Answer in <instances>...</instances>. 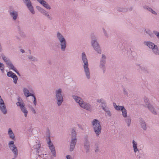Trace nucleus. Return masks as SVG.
<instances>
[{
  "mask_svg": "<svg viewBox=\"0 0 159 159\" xmlns=\"http://www.w3.org/2000/svg\"><path fill=\"white\" fill-rule=\"evenodd\" d=\"M122 112V115L123 117L124 118L127 117V111L125 107L121 111Z\"/></svg>",
  "mask_w": 159,
  "mask_h": 159,
  "instance_id": "cd10ccee",
  "label": "nucleus"
},
{
  "mask_svg": "<svg viewBox=\"0 0 159 159\" xmlns=\"http://www.w3.org/2000/svg\"><path fill=\"white\" fill-rule=\"evenodd\" d=\"M140 68H141V69L142 70H143V67H141V66H140Z\"/></svg>",
  "mask_w": 159,
  "mask_h": 159,
  "instance_id": "6e6d98bb",
  "label": "nucleus"
},
{
  "mask_svg": "<svg viewBox=\"0 0 159 159\" xmlns=\"http://www.w3.org/2000/svg\"><path fill=\"white\" fill-rule=\"evenodd\" d=\"M100 105L101 106L102 108H103L104 107L107 106L106 102L104 99H103L102 101V102L101 103Z\"/></svg>",
  "mask_w": 159,
  "mask_h": 159,
  "instance_id": "4c0bfd02",
  "label": "nucleus"
},
{
  "mask_svg": "<svg viewBox=\"0 0 159 159\" xmlns=\"http://www.w3.org/2000/svg\"><path fill=\"white\" fill-rule=\"evenodd\" d=\"M33 97L34 100L33 101V103L35 106H36L37 105V101L36 99L35 96L34 95V96H32Z\"/></svg>",
  "mask_w": 159,
  "mask_h": 159,
  "instance_id": "c03bdc74",
  "label": "nucleus"
},
{
  "mask_svg": "<svg viewBox=\"0 0 159 159\" xmlns=\"http://www.w3.org/2000/svg\"><path fill=\"white\" fill-rule=\"evenodd\" d=\"M123 93L127 97H128L129 96V95L126 90V89L124 88L123 89Z\"/></svg>",
  "mask_w": 159,
  "mask_h": 159,
  "instance_id": "e433bc0d",
  "label": "nucleus"
},
{
  "mask_svg": "<svg viewBox=\"0 0 159 159\" xmlns=\"http://www.w3.org/2000/svg\"><path fill=\"white\" fill-rule=\"evenodd\" d=\"M17 106L20 107V109L21 111L24 114L25 117H27L28 113V111L25 107V104L24 102L22 101H19L16 103Z\"/></svg>",
  "mask_w": 159,
  "mask_h": 159,
  "instance_id": "1a4fd4ad",
  "label": "nucleus"
},
{
  "mask_svg": "<svg viewBox=\"0 0 159 159\" xmlns=\"http://www.w3.org/2000/svg\"><path fill=\"white\" fill-rule=\"evenodd\" d=\"M105 113H106V115L109 117L111 116L112 115L111 113L110 110H109L108 111H107Z\"/></svg>",
  "mask_w": 159,
  "mask_h": 159,
  "instance_id": "a18cd8bd",
  "label": "nucleus"
},
{
  "mask_svg": "<svg viewBox=\"0 0 159 159\" xmlns=\"http://www.w3.org/2000/svg\"><path fill=\"white\" fill-rule=\"evenodd\" d=\"M7 75L8 77H11L13 79V82L15 84H17L18 78L15 73L11 71H10L7 72Z\"/></svg>",
  "mask_w": 159,
  "mask_h": 159,
  "instance_id": "f3484780",
  "label": "nucleus"
},
{
  "mask_svg": "<svg viewBox=\"0 0 159 159\" xmlns=\"http://www.w3.org/2000/svg\"><path fill=\"white\" fill-rule=\"evenodd\" d=\"M40 147V144H36L34 145V148L36 150V154H37L39 153V148Z\"/></svg>",
  "mask_w": 159,
  "mask_h": 159,
  "instance_id": "c85d7f7f",
  "label": "nucleus"
},
{
  "mask_svg": "<svg viewBox=\"0 0 159 159\" xmlns=\"http://www.w3.org/2000/svg\"><path fill=\"white\" fill-rule=\"evenodd\" d=\"M48 145L49 148L51 151L52 156L53 157H56V153L55 147L50 140L48 142Z\"/></svg>",
  "mask_w": 159,
  "mask_h": 159,
  "instance_id": "dca6fc26",
  "label": "nucleus"
},
{
  "mask_svg": "<svg viewBox=\"0 0 159 159\" xmlns=\"http://www.w3.org/2000/svg\"><path fill=\"white\" fill-rule=\"evenodd\" d=\"M139 121L142 129L144 130H146L147 129V127L146 123L144 120L142 118H140L139 119Z\"/></svg>",
  "mask_w": 159,
  "mask_h": 159,
  "instance_id": "a211bd4d",
  "label": "nucleus"
},
{
  "mask_svg": "<svg viewBox=\"0 0 159 159\" xmlns=\"http://www.w3.org/2000/svg\"><path fill=\"white\" fill-rule=\"evenodd\" d=\"M62 92V90L60 88L56 90L55 91V99L57 101V104L58 106H60L63 101Z\"/></svg>",
  "mask_w": 159,
  "mask_h": 159,
  "instance_id": "423d86ee",
  "label": "nucleus"
},
{
  "mask_svg": "<svg viewBox=\"0 0 159 159\" xmlns=\"http://www.w3.org/2000/svg\"><path fill=\"white\" fill-rule=\"evenodd\" d=\"M153 33L156 35L157 37L159 39V32L156 31H153Z\"/></svg>",
  "mask_w": 159,
  "mask_h": 159,
  "instance_id": "37998d69",
  "label": "nucleus"
},
{
  "mask_svg": "<svg viewBox=\"0 0 159 159\" xmlns=\"http://www.w3.org/2000/svg\"><path fill=\"white\" fill-rule=\"evenodd\" d=\"M66 159H72V157L70 155H67L66 156Z\"/></svg>",
  "mask_w": 159,
  "mask_h": 159,
  "instance_id": "8fccbe9b",
  "label": "nucleus"
},
{
  "mask_svg": "<svg viewBox=\"0 0 159 159\" xmlns=\"http://www.w3.org/2000/svg\"><path fill=\"white\" fill-rule=\"evenodd\" d=\"M1 57L2 59L5 62L7 65V67L9 69L12 70L16 72L18 75H20L19 72L16 68L14 67L9 58L6 57L3 54H1Z\"/></svg>",
  "mask_w": 159,
  "mask_h": 159,
  "instance_id": "39448f33",
  "label": "nucleus"
},
{
  "mask_svg": "<svg viewBox=\"0 0 159 159\" xmlns=\"http://www.w3.org/2000/svg\"><path fill=\"white\" fill-rule=\"evenodd\" d=\"M23 34H24V35H25V34H24V33H23Z\"/></svg>",
  "mask_w": 159,
  "mask_h": 159,
  "instance_id": "13d9d810",
  "label": "nucleus"
},
{
  "mask_svg": "<svg viewBox=\"0 0 159 159\" xmlns=\"http://www.w3.org/2000/svg\"><path fill=\"white\" fill-rule=\"evenodd\" d=\"M103 99H103V98L98 99H97V102H98L100 103H101V102H102V101H103Z\"/></svg>",
  "mask_w": 159,
  "mask_h": 159,
  "instance_id": "de8ad7c7",
  "label": "nucleus"
},
{
  "mask_svg": "<svg viewBox=\"0 0 159 159\" xmlns=\"http://www.w3.org/2000/svg\"><path fill=\"white\" fill-rule=\"evenodd\" d=\"M8 134L10 139L13 140L15 139L14 134L11 128H9L8 130Z\"/></svg>",
  "mask_w": 159,
  "mask_h": 159,
  "instance_id": "b1692460",
  "label": "nucleus"
},
{
  "mask_svg": "<svg viewBox=\"0 0 159 159\" xmlns=\"http://www.w3.org/2000/svg\"><path fill=\"white\" fill-rule=\"evenodd\" d=\"M84 148L86 150L87 153L89 152L90 149L89 142L87 140H86L84 142Z\"/></svg>",
  "mask_w": 159,
  "mask_h": 159,
  "instance_id": "4be33fe9",
  "label": "nucleus"
},
{
  "mask_svg": "<svg viewBox=\"0 0 159 159\" xmlns=\"http://www.w3.org/2000/svg\"><path fill=\"white\" fill-rule=\"evenodd\" d=\"M8 146L10 149L14 154V157H16L18 155V152L17 148L14 144L13 141H11L8 143Z\"/></svg>",
  "mask_w": 159,
  "mask_h": 159,
  "instance_id": "9d476101",
  "label": "nucleus"
},
{
  "mask_svg": "<svg viewBox=\"0 0 159 159\" xmlns=\"http://www.w3.org/2000/svg\"><path fill=\"white\" fill-rule=\"evenodd\" d=\"M12 159H15L14 158H13Z\"/></svg>",
  "mask_w": 159,
  "mask_h": 159,
  "instance_id": "bf43d9fd",
  "label": "nucleus"
},
{
  "mask_svg": "<svg viewBox=\"0 0 159 159\" xmlns=\"http://www.w3.org/2000/svg\"><path fill=\"white\" fill-rule=\"evenodd\" d=\"M146 33L148 34L150 36L153 37V33L149 30H145Z\"/></svg>",
  "mask_w": 159,
  "mask_h": 159,
  "instance_id": "72a5a7b5",
  "label": "nucleus"
},
{
  "mask_svg": "<svg viewBox=\"0 0 159 159\" xmlns=\"http://www.w3.org/2000/svg\"><path fill=\"white\" fill-rule=\"evenodd\" d=\"M73 0L74 1H75V0Z\"/></svg>",
  "mask_w": 159,
  "mask_h": 159,
  "instance_id": "052dcab7",
  "label": "nucleus"
},
{
  "mask_svg": "<svg viewBox=\"0 0 159 159\" xmlns=\"http://www.w3.org/2000/svg\"><path fill=\"white\" fill-rule=\"evenodd\" d=\"M113 106H114V107L115 108V107L116 106H117V105H116V103H114V102L113 103Z\"/></svg>",
  "mask_w": 159,
  "mask_h": 159,
  "instance_id": "864d4df0",
  "label": "nucleus"
},
{
  "mask_svg": "<svg viewBox=\"0 0 159 159\" xmlns=\"http://www.w3.org/2000/svg\"><path fill=\"white\" fill-rule=\"evenodd\" d=\"M80 106L81 108L84 109L87 111H91L92 110V108L90 104L87 102H84L83 101L81 103Z\"/></svg>",
  "mask_w": 159,
  "mask_h": 159,
  "instance_id": "2eb2a0df",
  "label": "nucleus"
},
{
  "mask_svg": "<svg viewBox=\"0 0 159 159\" xmlns=\"http://www.w3.org/2000/svg\"><path fill=\"white\" fill-rule=\"evenodd\" d=\"M128 9L125 8H119L118 11L123 12H125L128 11Z\"/></svg>",
  "mask_w": 159,
  "mask_h": 159,
  "instance_id": "473e14b6",
  "label": "nucleus"
},
{
  "mask_svg": "<svg viewBox=\"0 0 159 159\" xmlns=\"http://www.w3.org/2000/svg\"><path fill=\"white\" fill-rule=\"evenodd\" d=\"M71 135V139L70 142V151L72 152L73 151L77 142L76 132L73 129H72Z\"/></svg>",
  "mask_w": 159,
  "mask_h": 159,
  "instance_id": "20e7f679",
  "label": "nucleus"
},
{
  "mask_svg": "<svg viewBox=\"0 0 159 159\" xmlns=\"http://www.w3.org/2000/svg\"><path fill=\"white\" fill-rule=\"evenodd\" d=\"M149 11L154 15H157V13L155 11H154L152 8H151V9H150Z\"/></svg>",
  "mask_w": 159,
  "mask_h": 159,
  "instance_id": "49530a36",
  "label": "nucleus"
},
{
  "mask_svg": "<svg viewBox=\"0 0 159 159\" xmlns=\"http://www.w3.org/2000/svg\"><path fill=\"white\" fill-rule=\"evenodd\" d=\"M58 41L60 43V45L61 51L62 52H65L66 49L67 45V43L66 39L65 38L59 40Z\"/></svg>",
  "mask_w": 159,
  "mask_h": 159,
  "instance_id": "ddd939ff",
  "label": "nucleus"
},
{
  "mask_svg": "<svg viewBox=\"0 0 159 159\" xmlns=\"http://www.w3.org/2000/svg\"><path fill=\"white\" fill-rule=\"evenodd\" d=\"M143 8L146 10H147L148 11H150L151 8L147 6H144L143 7Z\"/></svg>",
  "mask_w": 159,
  "mask_h": 159,
  "instance_id": "79ce46f5",
  "label": "nucleus"
},
{
  "mask_svg": "<svg viewBox=\"0 0 159 159\" xmlns=\"http://www.w3.org/2000/svg\"><path fill=\"white\" fill-rule=\"evenodd\" d=\"M0 110L4 114H6L7 112L5 104L1 96H0Z\"/></svg>",
  "mask_w": 159,
  "mask_h": 159,
  "instance_id": "f8f14e48",
  "label": "nucleus"
},
{
  "mask_svg": "<svg viewBox=\"0 0 159 159\" xmlns=\"http://www.w3.org/2000/svg\"><path fill=\"white\" fill-rule=\"evenodd\" d=\"M132 147L134 151V152L135 153H139V149L138 146L137 142L134 140L132 141Z\"/></svg>",
  "mask_w": 159,
  "mask_h": 159,
  "instance_id": "6ab92c4d",
  "label": "nucleus"
},
{
  "mask_svg": "<svg viewBox=\"0 0 159 159\" xmlns=\"http://www.w3.org/2000/svg\"><path fill=\"white\" fill-rule=\"evenodd\" d=\"M31 111L34 114H35L36 113V111H35L33 107H32L31 108Z\"/></svg>",
  "mask_w": 159,
  "mask_h": 159,
  "instance_id": "09e8293b",
  "label": "nucleus"
},
{
  "mask_svg": "<svg viewBox=\"0 0 159 159\" xmlns=\"http://www.w3.org/2000/svg\"><path fill=\"white\" fill-rule=\"evenodd\" d=\"M144 102L145 103V105L146 107L150 105V104L149 102V100L147 98H144Z\"/></svg>",
  "mask_w": 159,
  "mask_h": 159,
  "instance_id": "58836bf2",
  "label": "nucleus"
},
{
  "mask_svg": "<svg viewBox=\"0 0 159 159\" xmlns=\"http://www.w3.org/2000/svg\"><path fill=\"white\" fill-rule=\"evenodd\" d=\"M91 44L95 51L99 54L102 52L100 45L97 41V39L95 36L91 37Z\"/></svg>",
  "mask_w": 159,
  "mask_h": 159,
  "instance_id": "7ed1b4c3",
  "label": "nucleus"
},
{
  "mask_svg": "<svg viewBox=\"0 0 159 159\" xmlns=\"http://www.w3.org/2000/svg\"><path fill=\"white\" fill-rule=\"evenodd\" d=\"M45 16H46L48 19L49 20H52V17L50 16V15L48 13H47V14Z\"/></svg>",
  "mask_w": 159,
  "mask_h": 159,
  "instance_id": "a19ab883",
  "label": "nucleus"
},
{
  "mask_svg": "<svg viewBox=\"0 0 159 159\" xmlns=\"http://www.w3.org/2000/svg\"><path fill=\"white\" fill-rule=\"evenodd\" d=\"M28 58L30 61H37V59L35 57L31 55L29 56Z\"/></svg>",
  "mask_w": 159,
  "mask_h": 159,
  "instance_id": "7c9ffc66",
  "label": "nucleus"
},
{
  "mask_svg": "<svg viewBox=\"0 0 159 159\" xmlns=\"http://www.w3.org/2000/svg\"><path fill=\"white\" fill-rule=\"evenodd\" d=\"M98 151H99L98 147V146H97L95 148V152H98Z\"/></svg>",
  "mask_w": 159,
  "mask_h": 159,
  "instance_id": "3c124183",
  "label": "nucleus"
},
{
  "mask_svg": "<svg viewBox=\"0 0 159 159\" xmlns=\"http://www.w3.org/2000/svg\"><path fill=\"white\" fill-rule=\"evenodd\" d=\"M48 63L49 64H50L51 63V61H49Z\"/></svg>",
  "mask_w": 159,
  "mask_h": 159,
  "instance_id": "4d7b16f0",
  "label": "nucleus"
},
{
  "mask_svg": "<svg viewBox=\"0 0 159 159\" xmlns=\"http://www.w3.org/2000/svg\"><path fill=\"white\" fill-rule=\"evenodd\" d=\"M9 13L10 17L13 20H16L18 17V14L17 11L14 10H11L9 11Z\"/></svg>",
  "mask_w": 159,
  "mask_h": 159,
  "instance_id": "4468645a",
  "label": "nucleus"
},
{
  "mask_svg": "<svg viewBox=\"0 0 159 159\" xmlns=\"http://www.w3.org/2000/svg\"><path fill=\"white\" fill-rule=\"evenodd\" d=\"M4 64L0 62V70H1L2 73H3L4 72Z\"/></svg>",
  "mask_w": 159,
  "mask_h": 159,
  "instance_id": "c9c22d12",
  "label": "nucleus"
},
{
  "mask_svg": "<svg viewBox=\"0 0 159 159\" xmlns=\"http://www.w3.org/2000/svg\"><path fill=\"white\" fill-rule=\"evenodd\" d=\"M107 57L105 55L102 54V57L100 59L99 66L100 69L102 70L103 73H105L106 70V62Z\"/></svg>",
  "mask_w": 159,
  "mask_h": 159,
  "instance_id": "6e6552de",
  "label": "nucleus"
},
{
  "mask_svg": "<svg viewBox=\"0 0 159 159\" xmlns=\"http://www.w3.org/2000/svg\"><path fill=\"white\" fill-rule=\"evenodd\" d=\"M92 125L93 131L97 137H98L101 134L102 127L100 121L97 119H94L92 122Z\"/></svg>",
  "mask_w": 159,
  "mask_h": 159,
  "instance_id": "f03ea898",
  "label": "nucleus"
},
{
  "mask_svg": "<svg viewBox=\"0 0 159 159\" xmlns=\"http://www.w3.org/2000/svg\"><path fill=\"white\" fill-rule=\"evenodd\" d=\"M132 9H133V8L132 7H130L128 9H129V10L131 11Z\"/></svg>",
  "mask_w": 159,
  "mask_h": 159,
  "instance_id": "5fc2aeb1",
  "label": "nucleus"
},
{
  "mask_svg": "<svg viewBox=\"0 0 159 159\" xmlns=\"http://www.w3.org/2000/svg\"><path fill=\"white\" fill-rule=\"evenodd\" d=\"M82 62L83 63V67L84 74L86 78L89 80L91 78L89 68V67L88 60L87 56L84 52H82L81 55Z\"/></svg>",
  "mask_w": 159,
  "mask_h": 159,
  "instance_id": "f257e3e1",
  "label": "nucleus"
},
{
  "mask_svg": "<svg viewBox=\"0 0 159 159\" xmlns=\"http://www.w3.org/2000/svg\"><path fill=\"white\" fill-rule=\"evenodd\" d=\"M24 4L26 6L30 12L32 14L35 13L33 7L32 5L30 0H23Z\"/></svg>",
  "mask_w": 159,
  "mask_h": 159,
  "instance_id": "9b49d317",
  "label": "nucleus"
},
{
  "mask_svg": "<svg viewBox=\"0 0 159 159\" xmlns=\"http://www.w3.org/2000/svg\"><path fill=\"white\" fill-rule=\"evenodd\" d=\"M38 10L39 12H40L42 14H43V15L45 16L47 14V13L48 12L46 10L41 7H39L38 8Z\"/></svg>",
  "mask_w": 159,
  "mask_h": 159,
  "instance_id": "c756f323",
  "label": "nucleus"
},
{
  "mask_svg": "<svg viewBox=\"0 0 159 159\" xmlns=\"http://www.w3.org/2000/svg\"><path fill=\"white\" fill-rule=\"evenodd\" d=\"M125 121L127 124L128 127L130 126L131 123V118L129 116H127L125 119Z\"/></svg>",
  "mask_w": 159,
  "mask_h": 159,
  "instance_id": "a878e982",
  "label": "nucleus"
},
{
  "mask_svg": "<svg viewBox=\"0 0 159 159\" xmlns=\"http://www.w3.org/2000/svg\"><path fill=\"white\" fill-rule=\"evenodd\" d=\"M125 107L123 106H117L115 107V109L117 111H121Z\"/></svg>",
  "mask_w": 159,
  "mask_h": 159,
  "instance_id": "2f4dec72",
  "label": "nucleus"
},
{
  "mask_svg": "<svg viewBox=\"0 0 159 159\" xmlns=\"http://www.w3.org/2000/svg\"><path fill=\"white\" fill-rule=\"evenodd\" d=\"M144 44L152 49L153 53L155 55H159V50L157 45L150 41L144 42Z\"/></svg>",
  "mask_w": 159,
  "mask_h": 159,
  "instance_id": "0eeeda50",
  "label": "nucleus"
},
{
  "mask_svg": "<svg viewBox=\"0 0 159 159\" xmlns=\"http://www.w3.org/2000/svg\"><path fill=\"white\" fill-rule=\"evenodd\" d=\"M39 3L42 5L44 7L50 10L51 9L50 6L48 5L47 2L44 0H42Z\"/></svg>",
  "mask_w": 159,
  "mask_h": 159,
  "instance_id": "5701e85b",
  "label": "nucleus"
},
{
  "mask_svg": "<svg viewBox=\"0 0 159 159\" xmlns=\"http://www.w3.org/2000/svg\"><path fill=\"white\" fill-rule=\"evenodd\" d=\"M56 37L58 40L65 38L63 35L59 31L57 32Z\"/></svg>",
  "mask_w": 159,
  "mask_h": 159,
  "instance_id": "bb28decb",
  "label": "nucleus"
},
{
  "mask_svg": "<svg viewBox=\"0 0 159 159\" xmlns=\"http://www.w3.org/2000/svg\"><path fill=\"white\" fill-rule=\"evenodd\" d=\"M147 107L152 113L155 115H156L157 114L156 111L155 110L152 105L150 104Z\"/></svg>",
  "mask_w": 159,
  "mask_h": 159,
  "instance_id": "393cba45",
  "label": "nucleus"
},
{
  "mask_svg": "<svg viewBox=\"0 0 159 159\" xmlns=\"http://www.w3.org/2000/svg\"><path fill=\"white\" fill-rule=\"evenodd\" d=\"M23 91L25 96L26 98L30 96H34V94L30 93L29 90L25 88H23Z\"/></svg>",
  "mask_w": 159,
  "mask_h": 159,
  "instance_id": "412c9836",
  "label": "nucleus"
},
{
  "mask_svg": "<svg viewBox=\"0 0 159 159\" xmlns=\"http://www.w3.org/2000/svg\"><path fill=\"white\" fill-rule=\"evenodd\" d=\"M102 109L105 112L110 110L109 108L107 106L104 107Z\"/></svg>",
  "mask_w": 159,
  "mask_h": 159,
  "instance_id": "ea45409f",
  "label": "nucleus"
},
{
  "mask_svg": "<svg viewBox=\"0 0 159 159\" xmlns=\"http://www.w3.org/2000/svg\"><path fill=\"white\" fill-rule=\"evenodd\" d=\"M102 30H103V33L104 34V36L105 37L107 38H108L109 37V35L106 30L104 28H102Z\"/></svg>",
  "mask_w": 159,
  "mask_h": 159,
  "instance_id": "f704fd0d",
  "label": "nucleus"
},
{
  "mask_svg": "<svg viewBox=\"0 0 159 159\" xmlns=\"http://www.w3.org/2000/svg\"><path fill=\"white\" fill-rule=\"evenodd\" d=\"M72 98L76 102L78 103L79 104V105L83 101L80 97L76 95H73Z\"/></svg>",
  "mask_w": 159,
  "mask_h": 159,
  "instance_id": "aec40b11",
  "label": "nucleus"
},
{
  "mask_svg": "<svg viewBox=\"0 0 159 159\" xmlns=\"http://www.w3.org/2000/svg\"><path fill=\"white\" fill-rule=\"evenodd\" d=\"M20 51L22 53H24L25 52V51L24 49H20Z\"/></svg>",
  "mask_w": 159,
  "mask_h": 159,
  "instance_id": "603ef678",
  "label": "nucleus"
}]
</instances>
